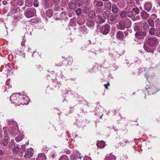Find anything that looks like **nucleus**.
Returning a JSON list of instances; mask_svg holds the SVG:
<instances>
[{"mask_svg":"<svg viewBox=\"0 0 160 160\" xmlns=\"http://www.w3.org/2000/svg\"><path fill=\"white\" fill-rule=\"evenodd\" d=\"M26 98L21 95L18 94H13L10 97V100L12 103L15 104L17 105H20L22 104L23 105L26 103L24 102Z\"/></svg>","mask_w":160,"mask_h":160,"instance_id":"obj_1","label":"nucleus"},{"mask_svg":"<svg viewBox=\"0 0 160 160\" xmlns=\"http://www.w3.org/2000/svg\"><path fill=\"white\" fill-rule=\"evenodd\" d=\"M110 26L108 24H106L102 26L101 32L104 35H107L110 32Z\"/></svg>","mask_w":160,"mask_h":160,"instance_id":"obj_2","label":"nucleus"},{"mask_svg":"<svg viewBox=\"0 0 160 160\" xmlns=\"http://www.w3.org/2000/svg\"><path fill=\"white\" fill-rule=\"evenodd\" d=\"M35 13V11L34 10H27L25 11L24 15L28 18H30L34 16Z\"/></svg>","mask_w":160,"mask_h":160,"instance_id":"obj_3","label":"nucleus"},{"mask_svg":"<svg viewBox=\"0 0 160 160\" xmlns=\"http://www.w3.org/2000/svg\"><path fill=\"white\" fill-rule=\"evenodd\" d=\"M148 41L149 45L152 46H156L158 42V39L156 37L149 38Z\"/></svg>","mask_w":160,"mask_h":160,"instance_id":"obj_4","label":"nucleus"},{"mask_svg":"<svg viewBox=\"0 0 160 160\" xmlns=\"http://www.w3.org/2000/svg\"><path fill=\"white\" fill-rule=\"evenodd\" d=\"M146 35V33L145 32L140 31L136 32L135 37L137 39H143Z\"/></svg>","mask_w":160,"mask_h":160,"instance_id":"obj_5","label":"nucleus"},{"mask_svg":"<svg viewBox=\"0 0 160 160\" xmlns=\"http://www.w3.org/2000/svg\"><path fill=\"white\" fill-rule=\"evenodd\" d=\"M33 154V150L32 148H29L25 151L24 157L25 158H30Z\"/></svg>","mask_w":160,"mask_h":160,"instance_id":"obj_6","label":"nucleus"},{"mask_svg":"<svg viewBox=\"0 0 160 160\" xmlns=\"http://www.w3.org/2000/svg\"><path fill=\"white\" fill-rule=\"evenodd\" d=\"M117 28L119 29L124 30L126 27L125 23L122 21L118 22V24L117 25Z\"/></svg>","mask_w":160,"mask_h":160,"instance_id":"obj_7","label":"nucleus"},{"mask_svg":"<svg viewBox=\"0 0 160 160\" xmlns=\"http://www.w3.org/2000/svg\"><path fill=\"white\" fill-rule=\"evenodd\" d=\"M79 155L80 153L78 152H74L70 156V160H76Z\"/></svg>","mask_w":160,"mask_h":160,"instance_id":"obj_8","label":"nucleus"},{"mask_svg":"<svg viewBox=\"0 0 160 160\" xmlns=\"http://www.w3.org/2000/svg\"><path fill=\"white\" fill-rule=\"evenodd\" d=\"M96 17L97 18L96 19V22L97 23H101L105 22V20L102 18L101 16L98 15L96 16Z\"/></svg>","mask_w":160,"mask_h":160,"instance_id":"obj_9","label":"nucleus"},{"mask_svg":"<svg viewBox=\"0 0 160 160\" xmlns=\"http://www.w3.org/2000/svg\"><path fill=\"white\" fill-rule=\"evenodd\" d=\"M152 7V5L149 2H147L144 5V9L148 12H149Z\"/></svg>","mask_w":160,"mask_h":160,"instance_id":"obj_10","label":"nucleus"},{"mask_svg":"<svg viewBox=\"0 0 160 160\" xmlns=\"http://www.w3.org/2000/svg\"><path fill=\"white\" fill-rule=\"evenodd\" d=\"M46 156L44 154L42 153L39 154L36 159V160H46Z\"/></svg>","mask_w":160,"mask_h":160,"instance_id":"obj_11","label":"nucleus"},{"mask_svg":"<svg viewBox=\"0 0 160 160\" xmlns=\"http://www.w3.org/2000/svg\"><path fill=\"white\" fill-rule=\"evenodd\" d=\"M93 5L95 6L100 7L102 6L103 4L102 2L98 1V0H95L94 1Z\"/></svg>","mask_w":160,"mask_h":160,"instance_id":"obj_12","label":"nucleus"},{"mask_svg":"<svg viewBox=\"0 0 160 160\" xmlns=\"http://www.w3.org/2000/svg\"><path fill=\"white\" fill-rule=\"evenodd\" d=\"M116 36L119 39H122L124 37L123 33L122 32L119 31L117 33Z\"/></svg>","mask_w":160,"mask_h":160,"instance_id":"obj_13","label":"nucleus"},{"mask_svg":"<svg viewBox=\"0 0 160 160\" xmlns=\"http://www.w3.org/2000/svg\"><path fill=\"white\" fill-rule=\"evenodd\" d=\"M116 159V157L111 154L108 156H107L105 158V160H115Z\"/></svg>","mask_w":160,"mask_h":160,"instance_id":"obj_14","label":"nucleus"},{"mask_svg":"<svg viewBox=\"0 0 160 160\" xmlns=\"http://www.w3.org/2000/svg\"><path fill=\"white\" fill-rule=\"evenodd\" d=\"M125 26L126 28H129L131 27V22L130 19L127 18H126L125 21Z\"/></svg>","mask_w":160,"mask_h":160,"instance_id":"obj_15","label":"nucleus"},{"mask_svg":"<svg viewBox=\"0 0 160 160\" xmlns=\"http://www.w3.org/2000/svg\"><path fill=\"white\" fill-rule=\"evenodd\" d=\"M149 16V14L144 11H142L141 15V17L144 19H146Z\"/></svg>","mask_w":160,"mask_h":160,"instance_id":"obj_16","label":"nucleus"},{"mask_svg":"<svg viewBox=\"0 0 160 160\" xmlns=\"http://www.w3.org/2000/svg\"><path fill=\"white\" fill-rule=\"evenodd\" d=\"M68 7L70 9L74 10L76 7V5L74 2H71L69 3Z\"/></svg>","mask_w":160,"mask_h":160,"instance_id":"obj_17","label":"nucleus"},{"mask_svg":"<svg viewBox=\"0 0 160 160\" xmlns=\"http://www.w3.org/2000/svg\"><path fill=\"white\" fill-rule=\"evenodd\" d=\"M97 145L98 147L102 148L104 147L105 143L103 141H99L97 143Z\"/></svg>","mask_w":160,"mask_h":160,"instance_id":"obj_18","label":"nucleus"},{"mask_svg":"<svg viewBox=\"0 0 160 160\" xmlns=\"http://www.w3.org/2000/svg\"><path fill=\"white\" fill-rule=\"evenodd\" d=\"M105 7L109 10H110L111 8V3L110 2H107L104 3Z\"/></svg>","mask_w":160,"mask_h":160,"instance_id":"obj_19","label":"nucleus"},{"mask_svg":"<svg viewBox=\"0 0 160 160\" xmlns=\"http://www.w3.org/2000/svg\"><path fill=\"white\" fill-rule=\"evenodd\" d=\"M120 16L122 19L126 18L127 16V12L122 11L120 13Z\"/></svg>","mask_w":160,"mask_h":160,"instance_id":"obj_20","label":"nucleus"},{"mask_svg":"<svg viewBox=\"0 0 160 160\" xmlns=\"http://www.w3.org/2000/svg\"><path fill=\"white\" fill-rule=\"evenodd\" d=\"M112 12L114 13H116L118 12V7L115 5L112 6Z\"/></svg>","mask_w":160,"mask_h":160,"instance_id":"obj_21","label":"nucleus"},{"mask_svg":"<svg viewBox=\"0 0 160 160\" xmlns=\"http://www.w3.org/2000/svg\"><path fill=\"white\" fill-rule=\"evenodd\" d=\"M117 15H111L110 18V20L112 22H114L117 20Z\"/></svg>","mask_w":160,"mask_h":160,"instance_id":"obj_22","label":"nucleus"},{"mask_svg":"<svg viewBox=\"0 0 160 160\" xmlns=\"http://www.w3.org/2000/svg\"><path fill=\"white\" fill-rule=\"evenodd\" d=\"M75 2L78 7L82 6L83 3V2L82 0H75Z\"/></svg>","mask_w":160,"mask_h":160,"instance_id":"obj_23","label":"nucleus"},{"mask_svg":"<svg viewBox=\"0 0 160 160\" xmlns=\"http://www.w3.org/2000/svg\"><path fill=\"white\" fill-rule=\"evenodd\" d=\"M95 16V14L94 11L92 10L90 11L88 14V16L90 18H92Z\"/></svg>","mask_w":160,"mask_h":160,"instance_id":"obj_24","label":"nucleus"},{"mask_svg":"<svg viewBox=\"0 0 160 160\" xmlns=\"http://www.w3.org/2000/svg\"><path fill=\"white\" fill-rule=\"evenodd\" d=\"M23 138V136L22 135H20L17 136L15 138L16 141L17 142L21 141Z\"/></svg>","mask_w":160,"mask_h":160,"instance_id":"obj_25","label":"nucleus"},{"mask_svg":"<svg viewBox=\"0 0 160 160\" xmlns=\"http://www.w3.org/2000/svg\"><path fill=\"white\" fill-rule=\"evenodd\" d=\"M148 22L151 27H153L154 26L153 21L152 19H148Z\"/></svg>","mask_w":160,"mask_h":160,"instance_id":"obj_26","label":"nucleus"},{"mask_svg":"<svg viewBox=\"0 0 160 160\" xmlns=\"http://www.w3.org/2000/svg\"><path fill=\"white\" fill-rule=\"evenodd\" d=\"M59 160H69L68 157L65 155H63L61 156Z\"/></svg>","mask_w":160,"mask_h":160,"instance_id":"obj_27","label":"nucleus"},{"mask_svg":"<svg viewBox=\"0 0 160 160\" xmlns=\"http://www.w3.org/2000/svg\"><path fill=\"white\" fill-rule=\"evenodd\" d=\"M110 14V12H109L107 11H105L103 14V17L105 18H107L108 17L109 15Z\"/></svg>","mask_w":160,"mask_h":160,"instance_id":"obj_28","label":"nucleus"},{"mask_svg":"<svg viewBox=\"0 0 160 160\" xmlns=\"http://www.w3.org/2000/svg\"><path fill=\"white\" fill-rule=\"evenodd\" d=\"M17 4L19 6H22L24 3L23 0H16Z\"/></svg>","mask_w":160,"mask_h":160,"instance_id":"obj_29","label":"nucleus"},{"mask_svg":"<svg viewBox=\"0 0 160 160\" xmlns=\"http://www.w3.org/2000/svg\"><path fill=\"white\" fill-rule=\"evenodd\" d=\"M132 11L137 14L139 13V10L138 8H133Z\"/></svg>","mask_w":160,"mask_h":160,"instance_id":"obj_30","label":"nucleus"},{"mask_svg":"<svg viewBox=\"0 0 160 160\" xmlns=\"http://www.w3.org/2000/svg\"><path fill=\"white\" fill-rule=\"evenodd\" d=\"M155 29L154 28H151L149 31V33L151 35H154L155 34L154 31Z\"/></svg>","mask_w":160,"mask_h":160,"instance_id":"obj_31","label":"nucleus"},{"mask_svg":"<svg viewBox=\"0 0 160 160\" xmlns=\"http://www.w3.org/2000/svg\"><path fill=\"white\" fill-rule=\"evenodd\" d=\"M13 152L15 153H17L19 151V148L18 146H16L13 148Z\"/></svg>","mask_w":160,"mask_h":160,"instance_id":"obj_32","label":"nucleus"},{"mask_svg":"<svg viewBox=\"0 0 160 160\" xmlns=\"http://www.w3.org/2000/svg\"><path fill=\"white\" fill-rule=\"evenodd\" d=\"M127 16L129 18L132 17L133 15V12L132 11L127 12Z\"/></svg>","mask_w":160,"mask_h":160,"instance_id":"obj_33","label":"nucleus"},{"mask_svg":"<svg viewBox=\"0 0 160 160\" xmlns=\"http://www.w3.org/2000/svg\"><path fill=\"white\" fill-rule=\"evenodd\" d=\"M8 139H4L2 141V143L4 145L6 146L8 143Z\"/></svg>","mask_w":160,"mask_h":160,"instance_id":"obj_34","label":"nucleus"},{"mask_svg":"<svg viewBox=\"0 0 160 160\" xmlns=\"http://www.w3.org/2000/svg\"><path fill=\"white\" fill-rule=\"evenodd\" d=\"M75 12L77 15H80L82 13V11L80 8H78V9L76 10Z\"/></svg>","mask_w":160,"mask_h":160,"instance_id":"obj_35","label":"nucleus"},{"mask_svg":"<svg viewBox=\"0 0 160 160\" xmlns=\"http://www.w3.org/2000/svg\"><path fill=\"white\" fill-rule=\"evenodd\" d=\"M102 10L101 8L97 7L96 8V12L97 13H98L101 12Z\"/></svg>","mask_w":160,"mask_h":160,"instance_id":"obj_36","label":"nucleus"},{"mask_svg":"<svg viewBox=\"0 0 160 160\" xmlns=\"http://www.w3.org/2000/svg\"><path fill=\"white\" fill-rule=\"evenodd\" d=\"M149 26L147 23L144 24L143 27L145 31L148 30L149 28Z\"/></svg>","mask_w":160,"mask_h":160,"instance_id":"obj_37","label":"nucleus"},{"mask_svg":"<svg viewBox=\"0 0 160 160\" xmlns=\"http://www.w3.org/2000/svg\"><path fill=\"white\" fill-rule=\"evenodd\" d=\"M155 23L157 26H160V19H157L155 21Z\"/></svg>","mask_w":160,"mask_h":160,"instance_id":"obj_38","label":"nucleus"},{"mask_svg":"<svg viewBox=\"0 0 160 160\" xmlns=\"http://www.w3.org/2000/svg\"><path fill=\"white\" fill-rule=\"evenodd\" d=\"M37 20L36 18H33L30 20V22L32 23H36L37 22Z\"/></svg>","mask_w":160,"mask_h":160,"instance_id":"obj_39","label":"nucleus"},{"mask_svg":"<svg viewBox=\"0 0 160 160\" xmlns=\"http://www.w3.org/2000/svg\"><path fill=\"white\" fill-rule=\"evenodd\" d=\"M34 5L35 7H38V2L37 0H34Z\"/></svg>","mask_w":160,"mask_h":160,"instance_id":"obj_40","label":"nucleus"},{"mask_svg":"<svg viewBox=\"0 0 160 160\" xmlns=\"http://www.w3.org/2000/svg\"><path fill=\"white\" fill-rule=\"evenodd\" d=\"M89 11V8L86 7H84L83 8V11L85 12H88Z\"/></svg>","mask_w":160,"mask_h":160,"instance_id":"obj_41","label":"nucleus"},{"mask_svg":"<svg viewBox=\"0 0 160 160\" xmlns=\"http://www.w3.org/2000/svg\"><path fill=\"white\" fill-rule=\"evenodd\" d=\"M52 2L54 3H58L60 2V0H51Z\"/></svg>","mask_w":160,"mask_h":160,"instance_id":"obj_42","label":"nucleus"},{"mask_svg":"<svg viewBox=\"0 0 160 160\" xmlns=\"http://www.w3.org/2000/svg\"><path fill=\"white\" fill-rule=\"evenodd\" d=\"M128 142V141L127 140H123L121 142L122 144V145H125Z\"/></svg>","mask_w":160,"mask_h":160,"instance_id":"obj_43","label":"nucleus"},{"mask_svg":"<svg viewBox=\"0 0 160 160\" xmlns=\"http://www.w3.org/2000/svg\"><path fill=\"white\" fill-rule=\"evenodd\" d=\"M32 0H26V2L29 4V5H30Z\"/></svg>","mask_w":160,"mask_h":160,"instance_id":"obj_44","label":"nucleus"},{"mask_svg":"<svg viewBox=\"0 0 160 160\" xmlns=\"http://www.w3.org/2000/svg\"><path fill=\"white\" fill-rule=\"evenodd\" d=\"M157 17V15L155 14H152L151 15V18L154 19L156 18Z\"/></svg>","mask_w":160,"mask_h":160,"instance_id":"obj_45","label":"nucleus"},{"mask_svg":"<svg viewBox=\"0 0 160 160\" xmlns=\"http://www.w3.org/2000/svg\"><path fill=\"white\" fill-rule=\"evenodd\" d=\"M156 35L158 37H160V29L156 33Z\"/></svg>","mask_w":160,"mask_h":160,"instance_id":"obj_46","label":"nucleus"},{"mask_svg":"<svg viewBox=\"0 0 160 160\" xmlns=\"http://www.w3.org/2000/svg\"><path fill=\"white\" fill-rule=\"evenodd\" d=\"M109 86V83L108 82V84L104 85V86L105 87V89H108V86Z\"/></svg>","mask_w":160,"mask_h":160,"instance_id":"obj_47","label":"nucleus"},{"mask_svg":"<svg viewBox=\"0 0 160 160\" xmlns=\"http://www.w3.org/2000/svg\"><path fill=\"white\" fill-rule=\"evenodd\" d=\"M20 52V55H23V57L24 58H25V53H24V52H22V51Z\"/></svg>","mask_w":160,"mask_h":160,"instance_id":"obj_48","label":"nucleus"},{"mask_svg":"<svg viewBox=\"0 0 160 160\" xmlns=\"http://www.w3.org/2000/svg\"><path fill=\"white\" fill-rule=\"evenodd\" d=\"M25 41L24 40H23L21 42V45H23L24 44H25Z\"/></svg>","mask_w":160,"mask_h":160,"instance_id":"obj_49","label":"nucleus"},{"mask_svg":"<svg viewBox=\"0 0 160 160\" xmlns=\"http://www.w3.org/2000/svg\"><path fill=\"white\" fill-rule=\"evenodd\" d=\"M155 1L158 2V4L159 5V4H160V0H155Z\"/></svg>","mask_w":160,"mask_h":160,"instance_id":"obj_50","label":"nucleus"},{"mask_svg":"<svg viewBox=\"0 0 160 160\" xmlns=\"http://www.w3.org/2000/svg\"><path fill=\"white\" fill-rule=\"evenodd\" d=\"M87 3H89L90 2V0H85Z\"/></svg>","mask_w":160,"mask_h":160,"instance_id":"obj_51","label":"nucleus"},{"mask_svg":"<svg viewBox=\"0 0 160 160\" xmlns=\"http://www.w3.org/2000/svg\"><path fill=\"white\" fill-rule=\"evenodd\" d=\"M13 142H14V141H13V140H11V142H10V143L12 145V144H13L14 143Z\"/></svg>","mask_w":160,"mask_h":160,"instance_id":"obj_52","label":"nucleus"},{"mask_svg":"<svg viewBox=\"0 0 160 160\" xmlns=\"http://www.w3.org/2000/svg\"><path fill=\"white\" fill-rule=\"evenodd\" d=\"M3 153L2 151L0 150V155H2V154Z\"/></svg>","mask_w":160,"mask_h":160,"instance_id":"obj_53","label":"nucleus"},{"mask_svg":"<svg viewBox=\"0 0 160 160\" xmlns=\"http://www.w3.org/2000/svg\"><path fill=\"white\" fill-rule=\"evenodd\" d=\"M3 3L4 4H6V1H3Z\"/></svg>","mask_w":160,"mask_h":160,"instance_id":"obj_54","label":"nucleus"},{"mask_svg":"<svg viewBox=\"0 0 160 160\" xmlns=\"http://www.w3.org/2000/svg\"><path fill=\"white\" fill-rule=\"evenodd\" d=\"M124 33H125V34L126 36H127L128 34V32H125Z\"/></svg>","mask_w":160,"mask_h":160,"instance_id":"obj_55","label":"nucleus"},{"mask_svg":"<svg viewBox=\"0 0 160 160\" xmlns=\"http://www.w3.org/2000/svg\"><path fill=\"white\" fill-rule=\"evenodd\" d=\"M2 138V135H1V131H0V138Z\"/></svg>","mask_w":160,"mask_h":160,"instance_id":"obj_56","label":"nucleus"},{"mask_svg":"<svg viewBox=\"0 0 160 160\" xmlns=\"http://www.w3.org/2000/svg\"><path fill=\"white\" fill-rule=\"evenodd\" d=\"M103 115V114H102V115L100 116V118H102V116Z\"/></svg>","mask_w":160,"mask_h":160,"instance_id":"obj_57","label":"nucleus"},{"mask_svg":"<svg viewBox=\"0 0 160 160\" xmlns=\"http://www.w3.org/2000/svg\"><path fill=\"white\" fill-rule=\"evenodd\" d=\"M136 28H137L138 27L137 26L134 27V30H136Z\"/></svg>","mask_w":160,"mask_h":160,"instance_id":"obj_58","label":"nucleus"},{"mask_svg":"<svg viewBox=\"0 0 160 160\" xmlns=\"http://www.w3.org/2000/svg\"><path fill=\"white\" fill-rule=\"evenodd\" d=\"M68 154H70V151H68Z\"/></svg>","mask_w":160,"mask_h":160,"instance_id":"obj_59","label":"nucleus"},{"mask_svg":"<svg viewBox=\"0 0 160 160\" xmlns=\"http://www.w3.org/2000/svg\"><path fill=\"white\" fill-rule=\"evenodd\" d=\"M62 4L63 5H64V4H63V1H62Z\"/></svg>","mask_w":160,"mask_h":160,"instance_id":"obj_60","label":"nucleus"},{"mask_svg":"<svg viewBox=\"0 0 160 160\" xmlns=\"http://www.w3.org/2000/svg\"><path fill=\"white\" fill-rule=\"evenodd\" d=\"M102 0L103 1H109V0Z\"/></svg>","mask_w":160,"mask_h":160,"instance_id":"obj_61","label":"nucleus"},{"mask_svg":"<svg viewBox=\"0 0 160 160\" xmlns=\"http://www.w3.org/2000/svg\"><path fill=\"white\" fill-rule=\"evenodd\" d=\"M77 135H76L75 136V137H77Z\"/></svg>","mask_w":160,"mask_h":160,"instance_id":"obj_62","label":"nucleus"},{"mask_svg":"<svg viewBox=\"0 0 160 160\" xmlns=\"http://www.w3.org/2000/svg\"><path fill=\"white\" fill-rule=\"evenodd\" d=\"M159 6H160V3L159 4Z\"/></svg>","mask_w":160,"mask_h":160,"instance_id":"obj_63","label":"nucleus"}]
</instances>
